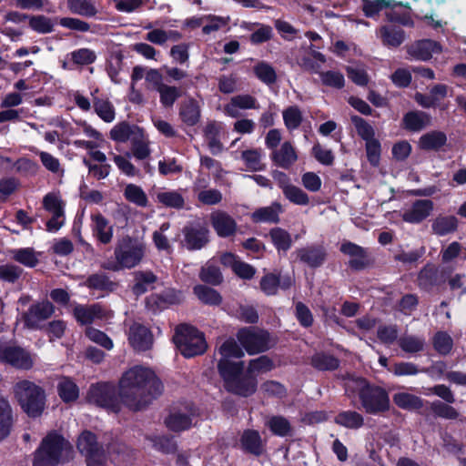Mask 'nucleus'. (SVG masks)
Wrapping results in <instances>:
<instances>
[{
	"label": "nucleus",
	"instance_id": "f257e3e1",
	"mask_svg": "<svg viewBox=\"0 0 466 466\" xmlns=\"http://www.w3.org/2000/svg\"><path fill=\"white\" fill-rule=\"evenodd\" d=\"M162 390L163 385L155 372L140 365L126 370L119 380L120 400L132 410L147 407Z\"/></svg>",
	"mask_w": 466,
	"mask_h": 466
},
{
	"label": "nucleus",
	"instance_id": "f03ea898",
	"mask_svg": "<svg viewBox=\"0 0 466 466\" xmlns=\"http://www.w3.org/2000/svg\"><path fill=\"white\" fill-rule=\"evenodd\" d=\"M345 390L349 395L358 394L362 407L368 413L388 410L390 399L385 390L370 385L365 379L353 375L345 379Z\"/></svg>",
	"mask_w": 466,
	"mask_h": 466
},
{
	"label": "nucleus",
	"instance_id": "7ed1b4c3",
	"mask_svg": "<svg viewBox=\"0 0 466 466\" xmlns=\"http://www.w3.org/2000/svg\"><path fill=\"white\" fill-rule=\"evenodd\" d=\"M146 253V245L143 241L129 235H125L116 240L114 248V260L102 264L104 269L119 271L130 269L143 260Z\"/></svg>",
	"mask_w": 466,
	"mask_h": 466
},
{
	"label": "nucleus",
	"instance_id": "20e7f679",
	"mask_svg": "<svg viewBox=\"0 0 466 466\" xmlns=\"http://www.w3.org/2000/svg\"><path fill=\"white\" fill-rule=\"evenodd\" d=\"M244 362L222 361L219 367V374L225 382L228 391L234 394L248 397L255 393L257 380L253 376H243Z\"/></svg>",
	"mask_w": 466,
	"mask_h": 466
},
{
	"label": "nucleus",
	"instance_id": "39448f33",
	"mask_svg": "<svg viewBox=\"0 0 466 466\" xmlns=\"http://www.w3.org/2000/svg\"><path fill=\"white\" fill-rule=\"evenodd\" d=\"M15 398L29 417L40 416L46 407V392L35 382L23 380L13 388Z\"/></svg>",
	"mask_w": 466,
	"mask_h": 466
},
{
	"label": "nucleus",
	"instance_id": "423d86ee",
	"mask_svg": "<svg viewBox=\"0 0 466 466\" xmlns=\"http://www.w3.org/2000/svg\"><path fill=\"white\" fill-rule=\"evenodd\" d=\"M71 450L70 443L56 432L48 433L34 453L33 466H57L65 452Z\"/></svg>",
	"mask_w": 466,
	"mask_h": 466
},
{
	"label": "nucleus",
	"instance_id": "0eeeda50",
	"mask_svg": "<svg viewBox=\"0 0 466 466\" xmlns=\"http://www.w3.org/2000/svg\"><path fill=\"white\" fill-rule=\"evenodd\" d=\"M173 340L181 354L187 358L200 355L207 350L204 335L187 324L177 327Z\"/></svg>",
	"mask_w": 466,
	"mask_h": 466
},
{
	"label": "nucleus",
	"instance_id": "6e6552de",
	"mask_svg": "<svg viewBox=\"0 0 466 466\" xmlns=\"http://www.w3.org/2000/svg\"><path fill=\"white\" fill-rule=\"evenodd\" d=\"M429 390L445 401L434 400L430 403V410L434 416L451 420L460 419L461 413L450 405L455 401V396L448 386L439 384L430 388Z\"/></svg>",
	"mask_w": 466,
	"mask_h": 466
},
{
	"label": "nucleus",
	"instance_id": "1a4fd4ad",
	"mask_svg": "<svg viewBox=\"0 0 466 466\" xmlns=\"http://www.w3.org/2000/svg\"><path fill=\"white\" fill-rule=\"evenodd\" d=\"M86 400L114 412L120 410V401L116 394V388L111 383L101 382L91 385L86 394Z\"/></svg>",
	"mask_w": 466,
	"mask_h": 466
},
{
	"label": "nucleus",
	"instance_id": "9d476101",
	"mask_svg": "<svg viewBox=\"0 0 466 466\" xmlns=\"http://www.w3.org/2000/svg\"><path fill=\"white\" fill-rule=\"evenodd\" d=\"M237 338L249 355L266 351L269 349V334L254 328L241 329Z\"/></svg>",
	"mask_w": 466,
	"mask_h": 466
},
{
	"label": "nucleus",
	"instance_id": "9b49d317",
	"mask_svg": "<svg viewBox=\"0 0 466 466\" xmlns=\"http://www.w3.org/2000/svg\"><path fill=\"white\" fill-rule=\"evenodd\" d=\"M76 447L86 456L87 466H104L106 457L91 431H86L78 437Z\"/></svg>",
	"mask_w": 466,
	"mask_h": 466
},
{
	"label": "nucleus",
	"instance_id": "f8f14e48",
	"mask_svg": "<svg viewBox=\"0 0 466 466\" xmlns=\"http://www.w3.org/2000/svg\"><path fill=\"white\" fill-rule=\"evenodd\" d=\"M55 312V308L48 300L32 304L27 311L22 315L25 326L29 329H40L42 323L48 319Z\"/></svg>",
	"mask_w": 466,
	"mask_h": 466
},
{
	"label": "nucleus",
	"instance_id": "ddd939ff",
	"mask_svg": "<svg viewBox=\"0 0 466 466\" xmlns=\"http://www.w3.org/2000/svg\"><path fill=\"white\" fill-rule=\"evenodd\" d=\"M0 361L19 370H30L34 365L31 354L18 346L0 342Z\"/></svg>",
	"mask_w": 466,
	"mask_h": 466
},
{
	"label": "nucleus",
	"instance_id": "4468645a",
	"mask_svg": "<svg viewBox=\"0 0 466 466\" xmlns=\"http://www.w3.org/2000/svg\"><path fill=\"white\" fill-rule=\"evenodd\" d=\"M434 204L430 199H418L407 207L401 218L405 222L418 224L426 219L433 211Z\"/></svg>",
	"mask_w": 466,
	"mask_h": 466
},
{
	"label": "nucleus",
	"instance_id": "2eb2a0df",
	"mask_svg": "<svg viewBox=\"0 0 466 466\" xmlns=\"http://www.w3.org/2000/svg\"><path fill=\"white\" fill-rule=\"evenodd\" d=\"M185 246L189 250H197L205 247L208 239V229L200 224L188 225L183 228Z\"/></svg>",
	"mask_w": 466,
	"mask_h": 466
},
{
	"label": "nucleus",
	"instance_id": "dca6fc26",
	"mask_svg": "<svg viewBox=\"0 0 466 466\" xmlns=\"http://www.w3.org/2000/svg\"><path fill=\"white\" fill-rule=\"evenodd\" d=\"M407 53L413 59L420 61H428L433 54L441 52V46L436 41L431 39H422L406 46Z\"/></svg>",
	"mask_w": 466,
	"mask_h": 466
},
{
	"label": "nucleus",
	"instance_id": "f3484780",
	"mask_svg": "<svg viewBox=\"0 0 466 466\" xmlns=\"http://www.w3.org/2000/svg\"><path fill=\"white\" fill-rule=\"evenodd\" d=\"M128 340L136 350L145 351L152 347L153 335L147 327L135 322L129 328Z\"/></svg>",
	"mask_w": 466,
	"mask_h": 466
},
{
	"label": "nucleus",
	"instance_id": "a211bd4d",
	"mask_svg": "<svg viewBox=\"0 0 466 466\" xmlns=\"http://www.w3.org/2000/svg\"><path fill=\"white\" fill-rule=\"evenodd\" d=\"M295 254L300 262L310 268L320 267L327 257L326 249L320 245H311L298 248Z\"/></svg>",
	"mask_w": 466,
	"mask_h": 466
},
{
	"label": "nucleus",
	"instance_id": "6ab92c4d",
	"mask_svg": "<svg viewBox=\"0 0 466 466\" xmlns=\"http://www.w3.org/2000/svg\"><path fill=\"white\" fill-rule=\"evenodd\" d=\"M339 250L350 257L349 264L354 269H363L370 264L367 250L355 243L345 241L341 244Z\"/></svg>",
	"mask_w": 466,
	"mask_h": 466
},
{
	"label": "nucleus",
	"instance_id": "aec40b11",
	"mask_svg": "<svg viewBox=\"0 0 466 466\" xmlns=\"http://www.w3.org/2000/svg\"><path fill=\"white\" fill-rule=\"evenodd\" d=\"M210 222L221 238H228L235 234L237 230V223L235 219L225 211H215L210 215Z\"/></svg>",
	"mask_w": 466,
	"mask_h": 466
},
{
	"label": "nucleus",
	"instance_id": "412c9836",
	"mask_svg": "<svg viewBox=\"0 0 466 466\" xmlns=\"http://www.w3.org/2000/svg\"><path fill=\"white\" fill-rule=\"evenodd\" d=\"M181 292L173 289L166 290L161 294H152L146 299L147 308L152 311L162 309L169 305L178 304L182 301Z\"/></svg>",
	"mask_w": 466,
	"mask_h": 466
},
{
	"label": "nucleus",
	"instance_id": "4be33fe9",
	"mask_svg": "<svg viewBox=\"0 0 466 466\" xmlns=\"http://www.w3.org/2000/svg\"><path fill=\"white\" fill-rule=\"evenodd\" d=\"M194 415L195 410L192 408L185 407L172 411L166 419L165 423L173 431H185L192 425V416Z\"/></svg>",
	"mask_w": 466,
	"mask_h": 466
},
{
	"label": "nucleus",
	"instance_id": "5701e85b",
	"mask_svg": "<svg viewBox=\"0 0 466 466\" xmlns=\"http://www.w3.org/2000/svg\"><path fill=\"white\" fill-rule=\"evenodd\" d=\"M73 314L77 322L87 325L95 320L102 319L105 316V310L99 304L76 305Z\"/></svg>",
	"mask_w": 466,
	"mask_h": 466
},
{
	"label": "nucleus",
	"instance_id": "b1692460",
	"mask_svg": "<svg viewBox=\"0 0 466 466\" xmlns=\"http://www.w3.org/2000/svg\"><path fill=\"white\" fill-rule=\"evenodd\" d=\"M238 108L257 109L258 105L257 99L248 94L238 95L230 98L229 103L224 106V112L230 117H238Z\"/></svg>",
	"mask_w": 466,
	"mask_h": 466
},
{
	"label": "nucleus",
	"instance_id": "393cba45",
	"mask_svg": "<svg viewBox=\"0 0 466 466\" xmlns=\"http://www.w3.org/2000/svg\"><path fill=\"white\" fill-rule=\"evenodd\" d=\"M91 218L93 235L96 240L103 245L111 243L114 230L113 226L109 225V221L100 213L93 215Z\"/></svg>",
	"mask_w": 466,
	"mask_h": 466
},
{
	"label": "nucleus",
	"instance_id": "a878e982",
	"mask_svg": "<svg viewBox=\"0 0 466 466\" xmlns=\"http://www.w3.org/2000/svg\"><path fill=\"white\" fill-rule=\"evenodd\" d=\"M240 444L245 451L255 456L261 455L265 451L264 441L259 432L255 430L244 431L240 438Z\"/></svg>",
	"mask_w": 466,
	"mask_h": 466
},
{
	"label": "nucleus",
	"instance_id": "bb28decb",
	"mask_svg": "<svg viewBox=\"0 0 466 466\" xmlns=\"http://www.w3.org/2000/svg\"><path fill=\"white\" fill-rule=\"evenodd\" d=\"M378 34L382 44L392 48L399 47L406 39L404 30L394 25L380 26Z\"/></svg>",
	"mask_w": 466,
	"mask_h": 466
},
{
	"label": "nucleus",
	"instance_id": "cd10ccee",
	"mask_svg": "<svg viewBox=\"0 0 466 466\" xmlns=\"http://www.w3.org/2000/svg\"><path fill=\"white\" fill-rule=\"evenodd\" d=\"M402 123L405 129L419 132L431 125V117L423 111H410L404 115Z\"/></svg>",
	"mask_w": 466,
	"mask_h": 466
},
{
	"label": "nucleus",
	"instance_id": "c85d7f7f",
	"mask_svg": "<svg viewBox=\"0 0 466 466\" xmlns=\"http://www.w3.org/2000/svg\"><path fill=\"white\" fill-rule=\"evenodd\" d=\"M326 62V57L323 54L318 52L310 45L309 47L305 50L299 64L302 69L310 73L319 74L321 65Z\"/></svg>",
	"mask_w": 466,
	"mask_h": 466
},
{
	"label": "nucleus",
	"instance_id": "c756f323",
	"mask_svg": "<svg viewBox=\"0 0 466 466\" xmlns=\"http://www.w3.org/2000/svg\"><path fill=\"white\" fill-rule=\"evenodd\" d=\"M179 117L188 127L197 125L201 117V109L197 100L189 98L184 101L179 107Z\"/></svg>",
	"mask_w": 466,
	"mask_h": 466
},
{
	"label": "nucleus",
	"instance_id": "7c9ffc66",
	"mask_svg": "<svg viewBox=\"0 0 466 466\" xmlns=\"http://www.w3.org/2000/svg\"><path fill=\"white\" fill-rule=\"evenodd\" d=\"M282 213V206L274 202L268 207L259 208L251 214V219L255 223H274L279 222V214Z\"/></svg>",
	"mask_w": 466,
	"mask_h": 466
},
{
	"label": "nucleus",
	"instance_id": "2f4dec72",
	"mask_svg": "<svg viewBox=\"0 0 466 466\" xmlns=\"http://www.w3.org/2000/svg\"><path fill=\"white\" fill-rule=\"evenodd\" d=\"M220 131L221 126L216 121L208 122L203 129L204 137L213 155H218L223 151V144L219 140Z\"/></svg>",
	"mask_w": 466,
	"mask_h": 466
},
{
	"label": "nucleus",
	"instance_id": "473e14b6",
	"mask_svg": "<svg viewBox=\"0 0 466 466\" xmlns=\"http://www.w3.org/2000/svg\"><path fill=\"white\" fill-rule=\"evenodd\" d=\"M272 159L279 167L289 168L297 161L298 156L291 143L287 141L273 152Z\"/></svg>",
	"mask_w": 466,
	"mask_h": 466
},
{
	"label": "nucleus",
	"instance_id": "72a5a7b5",
	"mask_svg": "<svg viewBox=\"0 0 466 466\" xmlns=\"http://www.w3.org/2000/svg\"><path fill=\"white\" fill-rule=\"evenodd\" d=\"M14 423L13 410L9 401L0 396V441L7 438Z\"/></svg>",
	"mask_w": 466,
	"mask_h": 466
},
{
	"label": "nucleus",
	"instance_id": "f704fd0d",
	"mask_svg": "<svg viewBox=\"0 0 466 466\" xmlns=\"http://www.w3.org/2000/svg\"><path fill=\"white\" fill-rule=\"evenodd\" d=\"M447 142V137L442 131H431L422 135L419 139V147L423 150H438Z\"/></svg>",
	"mask_w": 466,
	"mask_h": 466
},
{
	"label": "nucleus",
	"instance_id": "c9c22d12",
	"mask_svg": "<svg viewBox=\"0 0 466 466\" xmlns=\"http://www.w3.org/2000/svg\"><path fill=\"white\" fill-rule=\"evenodd\" d=\"M141 129L136 126H130L126 122L116 125L110 131V137L116 142L132 141L134 136L140 133Z\"/></svg>",
	"mask_w": 466,
	"mask_h": 466
},
{
	"label": "nucleus",
	"instance_id": "e433bc0d",
	"mask_svg": "<svg viewBox=\"0 0 466 466\" xmlns=\"http://www.w3.org/2000/svg\"><path fill=\"white\" fill-rule=\"evenodd\" d=\"M265 425L270 430V431L279 437L291 436L293 428L288 419L282 416H272L269 417Z\"/></svg>",
	"mask_w": 466,
	"mask_h": 466
},
{
	"label": "nucleus",
	"instance_id": "4c0bfd02",
	"mask_svg": "<svg viewBox=\"0 0 466 466\" xmlns=\"http://www.w3.org/2000/svg\"><path fill=\"white\" fill-rule=\"evenodd\" d=\"M218 352L221 355V358L218 364V369L219 370L221 362L227 361L231 362L229 360L230 358L240 359L244 356V351L241 347L237 343L234 339H228L225 340L220 347L218 348Z\"/></svg>",
	"mask_w": 466,
	"mask_h": 466
},
{
	"label": "nucleus",
	"instance_id": "58836bf2",
	"mask_svg": "<svg viewBox=\"0 0 466 466\" xmlns=\"http://www.w3.org/2000/svg\"><path fill=\"white\" fill-rule=\"evenodd\" d=\"M268 236L271 242L279 252H287L292 246L291 235L281 228H273L269 230Z\"/></svg>",
	"mask_w": 466,
	"mask_h": 466
},
{
	"label": "nucleus",
	"instance_id": "ea45409f",
	"mask_svg": "<svg viewBox=\"0 0 466 466\" xmlns=\"http://www.w3.org/2000/svg\"><path fill=\"white\" fill-rule=\"evenodd\" d=\"M458 226V220L454 216H438L431 225L434 234L438 236L448 235L454 232Z\"/></svg>",
	"mask_w": 466,
	"mask_h": 466
},
{
	"label": "nucleus",
	"instance_id": "a19ab883",
	"mask_svg": "<svg viewBox=\"0 0 466 466\" xmlns=\"http://www.w3.org/2000/svg\"><path fill=\"white\" fill-rule=\"evenodd\" d=\"M310 364L318 370H335L339 366V360L332 355L318 352L310 358Z\"/></svg>",
	"mask_w": 466,
	"mask_h": 466
},
{
	"label": "nucleus",
	"instance_id": "79ce46f5",
	"mask_svg": "<svg viewBox=\"0 0 466 466\" xmlns=\"http://www.w3.org/2000/svg\"><path fill=\"white\" fill-rule=\"evenodd\" d=\"M157 200L167 208H183L185 199L183 196L175 190H160L156 194Z\"/></svg>",
	"mask_w": 466,
	"mask_h": 466
},
{
	"label": "nucleus",
	"instance_id": "37998d69",
	"mask_svg": "<svg viewBox=\"0 0 466 466\" xmlns=\"http://www.w3.org/2000/svg\"><path fill=\"white\" fill-rule=\"evenodd\" d=\"M150 153L149 141L140 131L131 141L130 154L137 160H144L149 157Z\"/></svg>",
	"mask_w": 466,
	"mask_h": 466
},
{
	"label": "nucleus",
	"instance_id": "c03bdc74",
	"mask_svg": "<svg viewBox=\"0 0 466 466\" xmlns=\"http://www.w3.org/2000/svg\"><path fill=\"white\" fill-rule=\"evenodd\" d=\"M67 7L73 13L82 16H95L97 13L94 0H67Z\"/></svg>",
	"mask_w": 466,
	"mask_h": 466
},
{
	"label": "nucleus",
	"instance_id": "a18cd8bd",
	"mask_svg": "<svg viewBox=\"0 0 466 466\" xmlns=\"http://www.w3.org/2000/svg\"><path fill=\"white\" fill-rule=\"evenodd\" d=\"M57 390L60 398L65 402L76 400L79 396V390L76 384L69 378L63 377L57 384Z\"/></svg>",
	"mask_w": 466,
	"mask_h": 466
},
{
	"label": "nucleus",
	"instance_id": "49530a36",
	"mask_svg": "<svg viewBox=\"0 0 466 466\" xmlns=\"http://www.w3.org/2000/svg\"><path fill=\"white\" fill-rule=\"evenodd\" d=\"M400 348L406 353L415 354L424 350L425 339L413 335H403L399 340Z\"/></svg>",
	"mask_w": 466,
	"mask_h": 466
},
{
	"label": "nucleus",
	"instance_id": "de8ad7c7",
	"mask_svg": "<svg viewBox=\"0 0 466 466\" xmlns=\"http://www.w3.org/2000/svg\"><path fill=\"white\" fill-rule=\"evenodd\" d=\"M135 284L133 292L141 295L148 289V287L157 281V276L151 271H136L134 273Z\"/></svg>",
	"mask_w": 466,
	"mask_h": 466
},
{
	"label": "nucleus",
	"instance_id": "09e8293b",
	"mask_svg": "<svg viewBox=\"0 0 466 466\" xmlns=\"http://www.w3.org/2000/svg\"><path fill=\"white\" fill-rule=\"evenodd\" d=\"M393 401L399 408L404 410H419L423 407V400L420 397L408 392L394 394Z\"/></svg>",
	"mask_w": 466,
	"mask_h": 466
},
{
	"label": "nucleus",
	"instance_id": "8fccbe9b",
	"mask_svg": "<svg viewBox=\"0 0 466 466\" xmlns=\"http://www.w3.org/2000/svg\"><path fill=\"white\" fill-rule=\"evenodd\" d=\"M199 279L211 285H218L223 280L222 273L219 268L213 262H207L200 269Z\"/></svg>",
	"mask_w": 466,
	"mask_h": 466
},
{
	"label": "nucleus",
	"instance_id": "3c124183",
	"mask_svg": "<svg viewBox=\"0 0 466 466\" xmlns=\"http://www.w3.org/2000/svg\"><path fill=\"white\" fill-rule=\"evenodd\" d=\"M92 103L95 112L102 120L111 123L115 119V108L110 101L105 98L94 97Z\"/></svg>",
	"mask_w": 466,
	"mask_h": 466
},
{
	"label": "nucleus",
	"instance_id": "603ef678",
	"mask_svg": "<svg viewBox=\"0 0 466 466\" xmlns=\"http://www.w3.org/2000/svg\"><path fill=\"white\" fill-rule=\"evenodd\" d=\"M194 293L205 304L218 306L222 302V297L217 290L204 285H197Z\"/></svg>",
	"mask_w": 466,
	"mask_h": 466
},
{
	"label": "nucleus",
	"instance_id": "864d4df0",
	"mask_svg": "<svg viewBox=\"0 0 466 466\" xmlns=\"http://www.w3.org/2000/svg\"><path fill=\"white\" fill-rule=\"evenodd\" d=\"M159 94L160 103L164 107H172L175 102L181 96L178 87L164 84L157 90Z\"/></svg>",
	"mask_w": 466,
	"mask_h": 466
},
{
	"label": "nucleus",
	"instance_id": "5fc2aeb1",
	"mask_svg": "<svg viewBox=\"0 0 466 466\" xmlns=\"http://www.w3.org/2000/svg\"><path fill=\"white\" fill-rule=\"evenodd\" d=\"M111 460L118 466H128L134 460V452L124 444L116 445L111 451Z\"/></svg>",
	"mask_w": 466,
	"mask_h": 466
},
{
	"label": "nucleus",
	"instance_id": "6e6d98bb",
	"mask_svg": "<svg viewBox=\"0 0 466 466\" xmlns=\"http://www.w3.org/2000/svg\"><path fill=\"white\" fill-rule=\"evenodd\" d=\"M253 72L266 85H271L277 81V73L274 67L265 61L257 63L253 67Z\"/></svg>",
	"mask_w": 466,
	"mask_h": 466
},
{
	"label": "nucleus",
	"instance_id": "4d7b16f0",
	"mask_svg": "<svg viewBox=\"0 0 466 466\" xmlns=\"http://www.w3.org/2000/svg\"><path fill=\"white\" fill-rule=\"evenodd\" d=\"M335 421L349 429H359L363 425L364 420L362 415L357 411L348 410L339 413Z\"/></svg>",
	"mask_w": 466,
	"mask_h": 466
},
{
	"label": "nucleus",
	"instance_id": "13d9d810",
	"mask_svg": "<svg viewBox=\"0 0 466 466\" xmlns=\"http://www.w3.org/2000/svg\"><path fill=\"white\" fill-rule=\"evenodd\" d=\"M86 285L89 289L112 291L116 288V283L111 281L109 278L102 273H96L89 276L86 280Z\"/></svg>",
	"mask_w": 466,
	"mask_h": 466
},
{
	"label": "nucleus",
	"instance_id": "bf43d9fd",
	"mask_svg": "<svg viewBox=\"0 0 466 466\" xmlns=\"http://www.w3.org/2000/svg\"><path fill=\"white\" fill-rule=\"evenodd\" d=\"M241 158L248 171H259L264 168V165L261 162V152L258 149H248L243 151L241 153Z\"/></svg>",
	"mask_w": 466,
	"mask_h": 466
},
{
	"label": "nucleus",
	"instance_id": "052dcab7",
	"mask_svg": "<svg viewBox=\"0 0 466 466\" xmlns=\"http://www.w3.org/2000/svg\"><path fill=\"white\" fill-rule=\"evenodd\" d=\"M319 77L322 85L341 89L345 86V78L342 73L334 70H329L325 72H319Z\"/></svg>",
	"mask_w": 466,
	"mask_h": 466
},
{
	"label": "nucleus",
	"instance_id": "680f3d73",
	"mask_svg": "<svg viewBox=\"0 0 466 466\" xmlns=\"http://www.w3.org/2000/svg\"><path fill=\"white\" fill-rule=\"evenodd\" d=\"M28 20L30 28L39 34H48L54 30L52 20L45 15H32Z\"/></svg>",
	"mask_w": 466,
	"mask_h": 466
},
{
	"label": "nucleus",
	"instance_id": "e2e57ef3",
	"mask_svg": "<svg viewBox=\"0 0 466 466\" xmlns=\"http://www.w3.org/2000/svg\"><path fill=\"white\" fill-rule=\"evenodd\" d=\"M124 195L128 201L139 207H146L147 205V197L146 193L137 185H127L125 188Z\"/></svg>",
	"mask_w": 466,
	"mask_h": 466
},
{
	"label": "nucleus",
	"instance_id": "0e129e2a",
	"mask_svg": "<svg viewBox=\"0 0 466 466\" xmlns=\"http://www.w3.org/2000/svg\"><path fill=\"white\" fill-rule=\"evenodd\" d=\"M274 367L273 361L268 356H260L251 360L248 367L249 375L265 373L271 370Z\"/></svg>",
	"mask_w": 466,
	"mask_h": 466
},
{
	"label": "nucleus",
	"instance_id": "69168bd1",
	"mask_svg": "<svg viewBox=\"0 0 466 466\" xmlns=\"http://www.w3.org/2000/svg\"><path fill=\"white\" fill-rule=\"evenodd\" d=\"M283 120L289 130L296 129L302 122V113L297 106H289L283 111Z\"/></svg>",
	"mask_w": 466,
	"mask_h": 466
},
{
	"label": "nucleus",
	"instance_id": "338daca9",
	"mask_svg": "<svg viewBox=\"0 0 466 466\" xmlns=\"http://www.w3.org/2000/svg\"><path fill=\"white\" fill-rule=\"evenodd\" d=\"M283 194L293 204L306 206L309 203V196L300 187L294 185L285 188Z\"/></svg>",
	"mask_w": 466,
	"mask_h": 466
},
{
	"label": "nucleus",
	"instance_id": "774afa93",
	"mask_svg": "<svg viewBox=\"0 0 466 466\" xmlns=\"http://www.w3.org/2000/svg\"><path fill=\"white\" fill-rule=\"evenodd\" d=\"M453 341L446 332H437L433 339L434 349L441 355H447L452 349Z\"/></svg>",
	"mask_w": 466,
	"mask_h": 466
}]
</instances>
